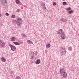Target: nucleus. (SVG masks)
Returning a JSON list of instances; mask_svg holds the SVG:
<instances>
[{
    "label": "nucleus",
    "instance_id": "1",
    "mask_svg": "<svg viewBox=\"0 0 79 79\" xmlns=\"http://www.w3.org/2000/svg\"><path fill=\"white\" fill-rule=\"evenodd\" d=\"M60 73L61 74L63 77L66 78L67 77V73L66 71L63 69H60Z\"/></svg>",
    "mask_w": 79,
    "mask_h": 79
},
{
    "label": "nucleus",
    "instance_id": "2",
    "mask_svg": "<svg viewBox=\"0 0 79 79\" xmlns=\"http://www.w3.org/2000/svg\"><path fill=\"white\" fill-rule=\"evenodd\" d=\"M60 51L61 53V55H64L66 53V49L64 48H61L60 49Z\"/></svg>",
    "mask_w": 79,
    "mask_h": 79
},
{
    "label": "nucleus",
    "instance_id": "3",
    "mask_svg": "<svg viewBox=\"0 0 79 79\" xmlns=\"http://www.w3.org/2000/svg\"><path fill=\"white\" fill-rule=\"evenodd\" d=\"M9 45L12 51H15L16 49V48L13 45H11L10 43H9Z\"/></svg>",
    "mask_w": 79,
    "mask_h": 79
},
{
    "label": "nucleus",
    "instance_id": "4",
    "mask_svg": "<svg viewBox=\"0 0 79 79\" xmlns=\"http://www.w3.org/2000/svg\"><path fill=\"white\" fill-rule=\"evenodd\" d=\"M57 32L58 34H60V35L62 34H63L64 33L63 30L62 29H60L59 30L57 31Z\"/></svg>",
    "mask_w": 79,
    "mask_h": 79
},
{
    "label": "nucleus",
    "instance_id": "5",
    "mask_svg": "<svg viewBox=\"0 0 79 79\" xmlns=\"http://www.w3.org/2000/svg\"><path fill=\"white\" fill-rule=\"evenodd\" d=\"M5 43L2 40H0V46H1L2 47H5Z\"/></svg>",
    "mask_w": 79,
    "mask_h": 79
},
{
    "label": "nucleus",
    "instance_id": "6",
    "mask_svg": "<svg viewBox=\"0 0 79 79\" xmlns=\"http://www.w3.org/2000/svg\"><path fill=\"white\" fill-rule=\"evenodd\" d=\"M34 52L31 53V55L30 56V59L31 60H34Z\"/></svg>",
    "mask_w": 79,
    "mask_h": 79
},
{
    "label": "nucleus",
    "instance_id": "7",
    "mask_svg": "<svg viewBox=\"0 0 79 79\" xmlns=\"http://www.w3.org/2000/svg\"><path fill=\"white\" fill-rule=\"evenodd\" d=\"M17 23H22V19L18 17L17 18Z\"/></svg>",
    "mask_w": 79,
    "mask_h": 79
},
{
    "label": "nucleus",
    "instance_id": "8",
    "mask_svg": "<svg viewBox=\"0 0 79 79\" xmlns=\"http://www.w3.org/2000/svg\"><path fill=\"white\" fill-rule=\"evenodd\" d=\"M40 60L39 59H38L37 60H36L35 62V63L36 64H40Z\"/></svg>",
    "mask_w": 79,
    "mask_h": 79
},
{
    "label": "nucleus",
    "instance_id": "9",
    "mask_svg": "<svg viewBox=\"0 0 79 79\" xmlns=\"http://www.w3.org/2000/svg\"><path fill=\"white\" fill-rule=\"evenodd\" d=\"M0 3L2 4V5H5V0H0Z\"/></svg>",
    "mask_w": 79,
    "mask_h": 79
},
{
    "label": "nucleus",
    "instance_id": "10",
    "mask_svg": "<svg viewBox=\"0 0 79 79\" xmlns=\"http://www.w3.org/2000/svg\"><path fill=\"white\" fill-rule=\"evenodd\" d=\"M15 2L16 4L19 5V4H21V2L19 0H16Z\"/></svg>",
    "mask_w": 79,
    "mask_h": 79
},
{
    "label": "nucleus",
    "instance_id": "11",
    "mask_svg": "<svg viewBox=\"0 0 79 79\" xmlns=\"http://www.w3.org/2000/svg\"><path fill=\"white\" fill-rule=\"evenodd\" d=\"M60 35L61 36V38L62 39H64L66 38V37H65V35H64V33L63 34H62Z\"/></svg>",
    "mask_w": 79,
    "mask_h": 79
},
{
    "label": "nucleus",
    "instance_id": "12",
    "mask_svg": "<svg viewBox=\"0 0 79 79\" xmlns=\"http://www.w3.org/2000/svg\"><path fill=\"white\" fill-rule=\"evenodd\" d=\"M60 20L63 23H66L67 21L66 19H60Z\"/></svg>",
    "mask_w": 79,
    "mask_h": 79
},
{
    "label": "nucleus",
    "instance_id": "13",
    "mask_svg": "<svg viewBox=\"0 0 79 79\" xmlns=\"http://www.w3.org/2000/svg\"><path fill=\"white\" fill-rule=\"evenodd\" d=\"M22 22H18L17 23V26L19 27H21L22 25Z\"/></svg>",
    "mask_w": 79,
    "mask_h": 79
},
{
    "label": "nucleus",
    "instance_id": "14",
    "mask_svg": "<svg viewBox=\"0 0 79 79\" xmlns=\"http://www.w3.org/2000/svg\"><path fill=\"white\" fill-rule=\"evenodd\" d=\"M1 60L3 62H5V61H6V59L4 57H2Z\"/></svg>",
    "mask_w": 79,
    "mask_h": 79
},
{
    "label": "nucleus",
    "instance_id": "15",
    "mask_svg": "<svg viewBox=\"0 0 79 79\" xmlns=\"http://www.w3.org/2000/svg\"><path fill=\"white\" fill-rule=\"evenodd\" d=\"M11 41H15L16 40V38L15 37H12L10 39Z\"/></svg>",
    "mask_w": 79,
    "mask_h": 79
},
{
    "label": "nucleus",
    "instance_id": "16",
    "mask_svg": "<svg viewBox=\"0 0 79 79\" xmlns=\"http://www.w3.org/2000/svg\"><path fill=\"white\" fill-rule=\"evenodd\" d=\"M27 42L29 44H33V43L30 40H28L27 41Z\"/></svg>",
    "mask_w": 79,
    "mask_h": 79
},
{
    "label": "nucleus",
    "instance_id": "17",
    "mask_svg": "<svg viewBox=\"0 0 79 79\" xmlns=\"http://www.w3.org/2000/svg\"><path fill=\"white\" fill-rule=\"evenodd\" d=\"M13 44H15V45H19V43H18V42H13Z\"/></svg>",
    "mask_w": 79,
    "mask_h": 79
},
{
    "label": "nucleus",
    "instance_id": "18",
    "mask_svg": "<svg viewBox=\"0 0 79 79\" xmlns=\"http://www.w3.org/2000/svg\"><path fill=\"white\" fill-rule=\"evenodd\" d=\"M51 46V45H50V44L49 43L48 44H47L46 46V48H50Z\"/></svg>",
    "mask_w": 79,
    "mask_h": 79
},
{
    "label": "nucleus",
    "instance_id": "19",
    "mask_svg": "<svg viewBox=\"0 0 79 79\" xmlns=\"http://www.w3.org/2000/svg\"><path fill=\"white\" fill-rule=\"evenodd\" d=\"M40 5H41V6H45V3L41 2V3L40 4Z\"/></svg>",
    "mask_w": 79,
    "mask_h": 79
},
{
    "label": "nucleus",
    "instance_id": "20",
    "mask_svg": "<svg viewBox=\"0 0 79 79\" xmlns=\"http://www.w3.org/2000/svg\"><path fill=\"white\" fill-rule=\"evenodd\" d=\"M21 11V9H17L16 10V12H17V13H19V12H20Z\"/></svg>",
    "mask_w": 79,
    "mask_h": 79
},
{
    "label": "nucleus",
    "instance_id": "21",
    "mask_svg": "<svg viewBox=\"0 0 79 79\" xmlns=\"http://www.w3.org/2000/svg\"><path fill=\"white\" fill-rule=\"evenodd\" d=\"M11 18H16V16L14 15H12Z\"/></svg>",
    "mask_w": 79,
    "mask_h": 79
},
{
    "label": "nucleus",
    "instance_id": "22",
    "mask_svg": "<svg viewBox=\"0 0 79 79\" xmlns=\"http://www.w3.org/2000/svg\"><path fill=\"white\" fill-rule=\"evenodd\" d=\"M71 10V8L70 7H68L67 9V11H69V10Z\"/></svg>",
    "mask_w": 79,
    "mask_h": 79
},
{
    "label": "nucleus",
    "instance_id": "23",
    "mask_svg": "<svg viewBox=\"0 0 79 79\" xmlns=\"http://www.w3.org/2000/svg\"><path fill=\"white\" fill-rule=\"evenodd\" d=\"M73 10H70L69 12V14H71V13H73Z\"/></svg>",
    "mask_w": 79,
    "mask_h": 79
},
{
    "label": "nucleus",
    "instance_id": "24",
    "mask_svg": "<svg viewBox=\"0 0 79 79\" xmlns=\"http://www.w3.org/2000/svg\"><path fill=\"white\" fill-rule=\"evenodd\" d=\"M72 47H70L69 48V51H72Z\"/></svg>",
    "mask_w": 79,
    "mask_h": 79
},
{
    "label": "nucleus",
    "instance_id": "25",
    "mask_svg": "<svg viewBox=\"0 0 79 79\" xmlns=\"http://www.w3.org/2000/svg\"><path fill=\"white\" fill-rule=\"evenodd\" d=\"M22 36L23 37H26V35L25 34H22Z\"/></svg>",
    "mask_w": 79,
    "mask_h": 79
},
{
    "label": "nucleus",
    "instance_id": "26",
    "mask_svg": "<svg viewBox=\"0 0 79 79\" xmlns=\"http://www.w3.org/2000/svg\"><path fill=\"white\" fill-rule=\"evenodd\" d=\"M42 8H43V10H46V9H47V8H46V7H45V6H42Z\"/></svg>",
    "mask_w": 79,
    "mask_h": 79
},
{
    "label": "nucleus",
    "instance_id": "27",
    "mask_svg": "<svg viewBox=\"0 0 79 79\" xmlns=\"http://www.w3.org/2000/svg\"><path fill=\"white\" fill-rule=\"evenodd\" d=\"M16 79H21V77L19 76H17Z\"/></svg>",
    "mask_w": 79,
    "mask_h": 79
},
{
    "label": "nucleus",
    "instance_id": "28",
    "mask_svg": "<svg viewBox=\"0 0 79 79\" xmlns=\"http://www.w3.org/2000/svg\"><path fill=\"white\" fill-rule=\"evenodd\" d=\"M63 5H66V2H63Z\"/></svg>",
    "mask_w": 79,
    "mask_h": 79
},
{
    "label": "nucleus",
    "instance_id": "29",
    "mask_svg": "<svg viewBox=\"0 0 79 79\" xmlns=\"http://www.w3.org/2000/svg\"><path fill=\"white\" fill-rule=\"evenodd\" d=\"M53 5H54V6H55V5H56V3L55 2H53Z\"/></svg>",
    "mask_w": 79,
    "mask_h": 79
},
{
    "label": "nucleus",
    "instance_id": "30",
    "mask_svg": "<svg viewBox=\"0 0 79 79\" xmlns=\"http://www.w3.org/2000/svg\"><path fill=\"white\" fill-rule=\"evenodd\" d=\"M11 73L12 74V75H13V74H14V71H11Z\"/></svg>",
    "mask_w": 79,
    "mask_h": 79
},
{
    "label": "nucleus",
    "instance_id": "31",
    "mask_svg": "<svg viewBox=\"0 0 79 79\" xmlns=\"http://www.w3.org/2000/svg\"><path fill=\"white\" fill-rule=\"evenodd\" d=\"M5 15H6V16H8L9 15V14H8V13H5Z\"/></svg>",
    "mask_w": 79,
    "mask_h": 79
},
{
    "label": "nucleus",
    "instance_id": "32",
    "mask_svg": "<svg viewBox=\"0 0 79 79\" xmlns=\"http://www.w3.org/2000/svg\"><path fill=\"white\" fill-rule=\"evenodd\" d=\"M0 26H3V24H2V23H0Z\"/></svg>",
    "mask_w": 79,
    "mask_h": 79
},
{
    "label": "nucleus",
    "instance_id": "33",
    "mask_svg": "<svg viewBox=\"0 0 79 79\" xmlns=\"http://www.w3.org/2000/svg\"><path fill=\"white\" fill-rule=\"evenodd\" d=\"M7 3V1H4V4H5V3Z\"/></svg>",
    "mask_w": 79,
    "mask_h": 79
},
{
    "label": "nucleus",
    "instance_id": "34",
    "mask_svg": "<svg viewBox=\"0 0 79 79\" xmlns=\"http://www.w3.org/2000/svg\"><path fill=\"white\" fill-rule=\"evenodd\" d=\"M1 14H0V17L1 16Z\"/></svg>",
    "mask_w": 79,
    "mask_h": 79
},
{
    "label": "nucleus",
    "instance_id": "35",
    "mask_svg": "<svg viewBox=\"0 0 79 79\" xmlns=\"http://www.w3.org/2000/svg\"><path fill=\"white\" fill-rule=\"evenodd\" d=\"M5 0V1H7V0Z\"/></svg>",
    "mask_w": 79,
    "mask_h": 79
}]
</instances>
